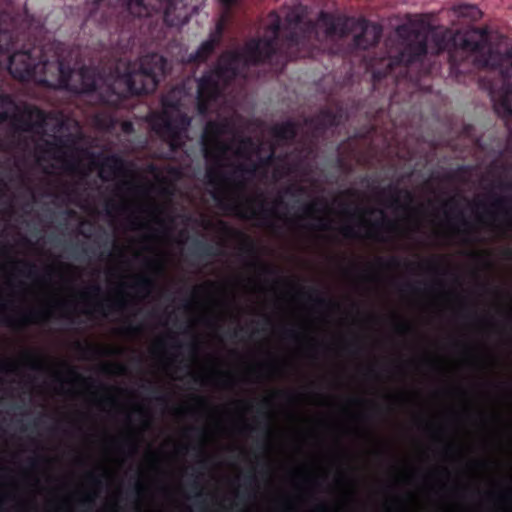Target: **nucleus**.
<instances>
[{"label":"nucleus","instance_id":"obj_1","mask_svg":"<svg viewBox=\"0 0 512 512\" xmlns=\"http://www.w3.org/2000/svg\"><path fill=\"white\" fill-rule=\"evenodd\" d=\"M437 53L447 48L450 75L457 81L460 77L474 73L478 69H498L502 86L494 99V109L499 116H512V49L505 54L492 48L487 27L476 28L451 46L443 39L436 41Z\"/></svg>","mask_w":512,"mask_h":512},{"label":"nucleus","instance_id":"obj_2","mask_svg":"<svg viewBox=\"0 0 512 512\" xmlns=\"http://www.w3.org/2000/svg\"><path fill=\"white\" fill-rule=\"evenodd\" d=\"M270 29L271 38H252L241 50L222 53L214 68L207 70L197 80V110L206 115L212 102L218 100L223 92L242 72L250 66L268 63L277 53L281 24L277 18Z\"/></svg>","mask_w":512,"mask_h":512},{"label":"nucleus","instance_id":"obj_3","mask_svg":"<svg viewBox=\"0 0 512 512\" xmlns=\"http://www.w3.org/2000/svg\"><path fill=\"white\" fill-rule=\"evenodd\" d=\"M121 32L129 38L145 36L161 20L168 27H178L188 21L184 0H122Z\"/></svg>","mask_w":512,"mask_h":512},{"label":"nucleus","instance_id":"obj_4","mask_svg":"<svg viewBox=\"0 0 512 512\" xmlns=\"http://www.w3.org/2000/svg\"><path fill=\"white\" fill-rule=\"evenodd\" d=\"M11 97L7 94H0V108L7 104H12ZM12 120L18 129L24 132H31L37 135H47V129L53 133V140H46L45 145L49 150L60 151L73 143V136L56 135L64 128V121L52 112H46L35 105L26 104L23 109L16 114L0 110V124Z\"/></svg>","mask_w":512,"mask_h":512},{"label":"nucleus","instance_id":"obj_5","mask_svg":"<svg viewBox=\"0 0 512 512\" xmlns=\"http://www.w3.org/2000/svg\"><path fill=\"white\" fill-rule=\"evenodd\" d=\"M257 166L254 163H240L234 167L232 172L235 197L225 198L220 192L213 193L212 197L217 205L241 219H263L266 220L273 212L265 207V198L263 195L254 197L246 196L247 179L246 176H253Z\"/></svg>","mask_w":512,"mask_h":512},{"label":"nucleus","instance_id":"obj_6","mask_svg":"<svg viewBox=\"0 0 512 512\" xmlns=\"http://www.w3.org/2000/svg\"><path fill=\"white\" fill-rule=\"evenodd\" d=\"M169 70L168 60L161 54L153 52L141 56L117 81L125 88L116 94V100L153 93Z\"/></svg>","mask_w":512,"mask_h":512},{"label":"nucleus","instance_id":"obj_7","mask_svg":"<svg viewBox=\"0 0 512 512\" xmlns=\"http://www.w3.org/2000/svg\"><path fill=\"white\" fill-rule=\"evenodd\" d=\"M319 21L324 26L328 37H346L352 32L360 30V33L356 34L352 40V45L357 50H367L376 46L382 36L381 26L364 18L334 17L330 13L321 12Z\"/></svg>","mask_w":512,"mask_h":512},{"label":"nucleus","instance_id":"obj_8","mask_svg":"<svg viewBox=\"0 0 512 512\" xmlns=\"http://www.w3.org/2000/svg\"><path fill=\"white\" fill-rule=\"evenodd\" d=\"M162 104L164 110L154 113L150 116L149 123L151 129L172 149L178 148L182 144L183 133H185L190 124V117L179 111V102L163 98Z\"/></svg>","mask_w":512,"mask_h":512},{"label":"nucleus","instance_id":"obj_9","mask_svg":"<svg viewBox=\"0 0 512 512\" xmlns=\"http://www.w3.org/2000/svg\"><path fill=\"white\" fill-rule=\"evenodd\" d=\"M398 32L401 36L407 34L410 40L395 59L384 60V64L386 66L385 72H374L375 85L382 77L392 71L394 64L403 65L405 69H407L414 64L422 63L427 55L428 44L426 34H423L418 30L411 29L405 25L400 26Z\"/></svg>","mask_w":512,"mask_h":512},{"label":"nucleus","instance_id":"obj_10","mask_svg":"<svg viewBox=\"0 0 512 512\" xmlns=\"http://www.w3.org/2000/svg\"><path fill=\"white\" fill-rule=\"evenodd\" d=\"M231 150V146L221 138L204 140V156L207 160L214 162L215 167L207 169L206 177L211 185L218 184L222 172L220 168L223 166V160L227 152Z\"/></svg>","mask_w":512,"mask_h":512},{"label":"nucleus","instance_id":"obj_11","mask_svg":"<svg viewBox=\"0 0 512 512\" xmlns=\"http://www.w3.org/2000/svg\"><path fill=\"white\" fill-rule=\"evenodd\" d=\"M315 26L312 22L307 25V30L299 32L296 28L290 30L282 43L286 48V54L289 60H295L302 57L301 50L306 45L308 38L314 32Z\"/></svg>","mask_w":512,"mask_h":512},{"label":"nucleus","instance_id":"obj_12","mask_svg":"<svg viewBox=\"0 0 512 512\" xmlns=\"http://www.w3.org/2000/svg\"><path fill=\"white\" fill-rule=\"evenodd\" d=\"M343 118L342 107H337L336 110L330 108H323L314 117L307 118L305 123L313 126L316 133H324L327 129L337 127L340 125Z\"/></svg>","mask_w":512,"mask_h":512},{"label":"nucleus","instance_id":"obj_13","mask_svg":"<svg viewBox=\"0 0 512 512\" xmlns=\"http://www.w3.org/2000/svg\"><path fill=\"white\" fill-rule=\"evenodd\" d=\"M489 197L492 199L490 207L493 208L495 213L489 211L487 205L483 202L476 203V206L484 208L487 214L493 218L496 215H503L506 218L507 227L512 229V197L496 194H490Z\"/></svg>","mask_w":512,"mask_h":512},{"label":"nucleus","instance_id":"obj_14","mask_svg":"<svg viewBox=\"0 0 512 512\" xmlns=\"http://www.w3.org/2000/svg\"><path fill=\"white\" fill-rule=\"evenodd\" d=\"M234 125L231 120H210L206 123L203 131V140L221 138L223 135L233 134Z\"/></svg>","mask_w":512,"mask_h":512},{"label":"nucleus","instance_id":"obj_15","mask_svg":"<svg viewBox=\"0 0 512 512\" xmlns=\"http://www.w3.org/2000/svg\"><path fill=\"white\" fill-rule=\"evenodd\" d=\"M127 169L128 162L126 160L117 154H111L103 157L100 176L102 179L106 180V177L103 175L105 170H108L111 175L116 176L125 174Z\"/></svg>","mask_w":512,"mask_h":512},{"label":"nucleus","instance_id":"obj_16","mask_svg":"<svg viewBox=\"0 0 512 512\" xmlns=\"http://www.w3.org/2000/svg\"><path fill=\"white\" fill-rule=\"evenodd\" d=\"M299 130V125L293 120H287L276 124L271 128V134L274 138L281 141H293Z\"/></svg>","mask_w":512,"mask_h":512},{"label":"nucleus","instance_id":"obj_17","mask_svg":"<svg viewBox=\"0 0 512 512\" xmlns=\"http://www.w3.org/2000/svg\"><path fill=\"white\" fill-rule=\"evenodd\" d=\"M219 45L213 39L208 38L200 44L195 52H192L187 57L189 64L205 63L209 57L215 52Z\"/></svg>","mask_w":512,"mask_h":512},{"label":"nucleus","instance_id":"obj_18","mask_svg":"<svg viewBox=\"0 0 512 512\" xmlns=\"http://www.w3.org/2000/svg\"><path fill=\"white\" fill-rule=\"evenodd\" d=\"M49 317V311L47 310H32L29 313L23 315L17 321L11 318H5L4 324L7 326L15 327V326H23L29 323L45 321Z\"/></svg>","mask_w":512,"mask_h":512},{"label":"nucleus","instance_id":"obj_19","mask_svg":"<svg viewBox=\"0 0 512 512\" xmlns=\"http://www.w3.org/2000/svg\"><path fill=\"white\" fill-rule=\"evenodd\" d=\"M260 150L259 145L252 137L246 136L239 139V147L236 151L238 157L249 160L253 154L258 153Z\"/></svg>","mask_w":512,"mask_h":512},{"label":"nucleus","instance_id":"obj_20","mask_svg":"<svg viewBox=\"0 0 512 512\" xmlns=\"http://www.w3.org/2000/svg\"><path fill=\"white\" fill-rule=\"evenodd\" d=\"M454 12L463 18H467L470 21H478L482 17L481 10L472 4H459L454 6Z\"/></svg>","mask_w":512,"mask_h":512},{"label":"nucleus","instance_id":"obj_21","mask_svg":"<svg viewBox=\"0 0 512 512\" xmlns=\"http://www.w3.org/2000/svg\"><path fill=\"white\" fill-rule=\"evenodd\" d=\"M192 253L197 256L212 257L219 255L221 251L210 243L195 240L192 245Z\"/></svg>","mask_w":512,"mask_h":512},{"label":"nucleus","instance_id":"obj_22","mask_svg":"<svg viewBox=\"0 0 512 512\" xmlns=\"http://www.w3.org/2000/svg\"><path fill=\"white\" fill-rule=\"evenodd\" d=\"M385 59H392V58H391V57H387V58H383V59H381V63H380V64H381L382 68H375V67L373 66V64H372V63H369V64L367 65V69H368V70H371V73H372V74H374V72H375V71H381L382 73H383V72H385V71H386V66H385V64H384V60H385ZM396 67H398V65H397V64H394L392 71H391V72H389V73H387V75H386V76L382 77V78L377 82V84H376V85H375V81H374V75H372V87H373V90H374V91H376V90H378V89H379V86L381 85V82H382L383 80H387L389 77H391V79H394V76H392V74H393V72H394V70H395V68H396ZM399 67H403V68H405L403 65H399Z\"/></svg>","mask_w":512,"mask_h":512},{"label":"nucleus","instance_id":"obj_23","mask_svg":"<svg viewBox=\"0 0 512 512\" xmlns=\"http://www.w3.org/2000/svg\"><path fill=\"white\" fill-rule=\"evenodd\" d=\"M319 206H321L322 208H326V201L324 199H316L310 203L303 205L301 207V211L305 217L316 218L315 215L323 210L320 209Z\"/></svg>","mask_w":512,"mask_h":512},{"label":"nucleus","instance_id":"obj_24","mask_svg":"<svg viewBox=\"0 0 512 512\" xmlns=\"http://www.w3.org/2000/svg\"><path fill=\"white\" fill-rule=\"evenodd\" d=\"M155 286V281L149 276H138L133 284V288L142 294H149L152 288Z\"/></svg>","mask_w":512,"mask_h":512},{"label":"nucleus","instance_id":"obj_25","mask_svg":"<svg viewBox=\"0 0 512 512\" xmlns=\"http://www.w3.org/2000/svg\"><path fill=\"white\" fill-rule=\"evenodd\" d=\"M444 206L449 208V216L454 215V218L460 222L464 226H468V222L466 221L463 212L458 207V201L455 198H451L448 201L444 202Z\"/></svg>","mask_w":512,"mask_h":512},{"label":"nucleus","instance_id":"obj_26","mask_svg":"<svg viewBox=\"0 0 512 512\" xmlns=\"http://www.w3.org/2000/svg\"><path fill=\"white\" fill-rule=\"evenodd\" d=\"M225 19L222 17L221 19H219L215 25V30L210 33L209 35V38L210 39H213L215 41V43H217L218 45H220L221 41H222V38H223V35H224V31H225Z\"/></svg>","mask_w":512,"mask_h":512},{"label":"nucleus","instance_id":"obj_27","mask_svg":"<svg viewBox=\"0 0 512 512\" xmlns=\"http://www.w3.org/2000/svg\"><path fill=\"white\" fill-rule=\"evenodd\" d=\"M237 234L244 238V243L241 247L242 251L252 257H256L257 248H256L255 243L248 236L244 235L243 233L237 232Z\"/></svg>","mask_w":512,"mask_h":512},{"label":"nucleus","instance_id":"obj_28","mask_svg":"<svg viewBox=\"0 0 512 512\" xmlns=\"http://www.w3.org/2000/svg\"><path fill=\"white\" fill-rule=\"evenodd\" d=\"M124 306L125 301L121 298L116 300L113 304L98 303L96 305V310L101 314L106 315V308L107 310H118L124 308Z\"/></svg>","mask_w":512,"mask_h":512},{"label":"nucleus","instance_id":"obj_29","mask_svg":"<svg viewBox=\"0 0 512 512\" xmlns=\"http://www.w3.org/2000/svg\"><path fill=\"white\" fill-rule=\"evenodd\" d=\"M19 264L23 266V270H21V273L29 278H36L38 274L37 266L29 261L20 260L18 261Z\"/></svg>","mask_w":512,"mask_h":512},{"label":"nucleus","instance_id":"obj_30","mask_svg":"<svg viewBox=\"0 0 512 512\" xmlns=\"http://www.w3.org/2000/svg\"><path fill=\"white\" fill-rule=\"evenodd\" d=\"M389 191H393L395 194L403 193L406 201L408 203H412L414 200L413 194L409 190H399L396 187L389 186ZM399 204V197L398 195H394L392 197V205H398Z\"/></svg>","mask_w":512,"mask_h":512},{"label":"nucleus","instance_id":"obj_31","mask_svg":"<svg viewBox=\"0 0 512 512\" xmlns=\"http://www.w3.org/2000/svg\"><path fill=\"white\" fill-rule=\"evenodd\" d=\"M26 357L28 359V366L30 369L39 371L43 368L42 360L38 355L32 352H27Z\"/></svg>","mask_w":512,"mask_h":512},{"label":"nucleus","instance_id":"obj_32","mask_svg":"<svg viewBox=\"0 0 512 512\" xmlns=\"http://www.w3.org/2000/svg\"><path fill=\"white\" fill-rule=\"evenodd\" d=\"M381 215H382V218L381 220H378V221H375L371 224V227L373 229H381L383 227H386L388 229H392L395 227V223L392 222L391 220H389L383 211H380Z\"/></svg>","mask_w":512,"mask_h":512},{"label":"nucleus","instance_id":"obj_33","mask_svg":"<svg viewBox=\"0 0 512 512\" xmlns=\"http://www.w3.org/2000/svg\"><path fill=\"white\" fill-rule=\"evenodd\" d=\"M94 503H95V495L94 494H87L85 497H83L82 499H80L78 501V505L82 508H85V511H83V512L92 510Z\"/></svg>","mask_w":512,"mask_h":512},{"label":"nucleus","instance_id":"obj_34","mask_svg":"<svg viewBox=\"0 0 512 512\" xmlns=\"http://www.w3.org/2000/svg\"><path fill=\"white\" fill-rule=\"evenodd\" d=\"M377 264L380 266V267H388V268H398L401 264L400 260L396 257H392L390 258L389 261L387 262H384V260L382 258H378L377 259Z\"/></svg>","mask_w":512,"mask_h":512},{"label":"nucleus","instance_id":"obj_35","mask_svg":"<svg viewBox=\"0 0 512 512\" xmlns=\"http://www.w3.org/2000/svg\"><path fill=\"white\" fill-rule=\"evenodd\" d=\"M16 365L14 362L4 359L0 356V372H14Z\"/></svg>","mask_w":512,"mask_h":512},{"label":"nucleus","instance_id":"obj_36","mask_svg":"<svg viewBox=\"0 0 512 512\" xmlns=\"http://www.w3.org/2000/svg\"><path fill=\"white\" fill-rule=\"evenodd\" d=\"M146 265L149 269L154 270L158 273L163 271V265L158 259L148 260Z\"/></svg>","mask_w":512,"mask_h":512},{"label":"nucleus","instance_id":"obj_37","mask_svg":"<svg viewBox=\"0 0 512 512\" xmlns=\"http://www.w3.org/2000/svg\"><path fill=\"white\" fill-rule=\"evenodd\" d=\"M341 233L346 238H356L358 236L353 226H344L341 229Z\"/></svg>","mask_w":512,"mask_h":512},{"label":"nucleus","instance_id":"obj_38","mask_svg":"<svg viewBox=\"0 0 512 512\" xmlns=\"http://www.w3.org/2000/svg\"><path fill=\"white\" fill-rule=\"evenodd\" d=\"M283 335L285 338L291 339V340H297L298 338H300V333L298 331H296L295 329H285L283 331Z\"/></svg>","mask_w":512,"mask_h":512},{"label":"nucleus","instance_id":"obj_39","mask_svg":"<svg viewBox=\"0 0 512 512\" xmlns=\"http://www.w3.org/2000/svg\"><path fill=\"white\" fill-rule=\"evenodd\" d=\"M218 2L227 10H231L239 0H218Z\"/></svg>","mask_w":512,"mask_h":512},{"label":"nucleus","instance_id":"obj_40","mask_svg":"<svg viewBox=\"0 0 512 512\" xmlns=\"http://www.w3.org/2000/svg\"><path fill=\"white\" fill-rule=\"evenodd\" d=\"M85 294H90L94 296H98L101 294V287L98 284H94L89 287L88 291Z\"/></svg>","mask_w":512,"mask_h":512},{"label":"nucleus","instance_id":"obj_41","mask_svg":"<svg viewBox=\"0 0 512 512\" xmlns=\"http://www.w3.org/2000/svg\"><path fill=\"white\" fill-rule=\"evenodd\" d=\"M314 300L320 306H325V305H328V304L333 306V307L337 306L336 303H334V302H332L330 300H327V299H325L323 297H316Z\"/></svg>","mask_w":512,"mask_h":512},{"label":"nucleus","instance_id":"obj_42","mask_svg":"<svg viewBox=\"0 0 512 512\" xmlns=\"http://www.w3.org/2000/svg\"><path fill=\"white\" fill-rule=\"evenodd\" d=\"M274 158H275L274 151H271V153L267 157L260 159V163L263 166L270 165L273 162Z\"/></svg>","mask_w":512,"mask_h":512},{"label":"nucleus","instance_id":"obj_43","mask_svg":"<svg viewBox=\"0 0 512 512\" xmlns=\"http://www.w3.org/2000/svg\"><path fill=\"white\" fill-rule=\"evenodd\" d=\"M497 502L498 503L510 504L511 503V497H510L509 494H500L497 497Z\"/></svg>","mask_w":512,"mask_h":512},{"label":"nucleus","instance_id":"obj_44","mask_svg":"<svg viewBox=\"0 0 512 512\" xmlns=\"http://www.w3.org/2000/svg\"><path fill=\"white\" fill-rule=\"evenodd\" d=\"M41 460H44V458L34 457L29 459L28 464L32 469H36L39 466Z\"/></svg>","mask_w":512,"mask_h":512},{"label":"nucleus","instance_id":"obj_45","mask_svg":"<svg viewBox=\"0 0 512 512\" xmlns=\"http://www.w3.org/2000/svg\"><path fill=\"white\" fill-rule=\"evenodd\" d=\"M410 329H411L410 326L407 324H398L396 326V330L398 333H406V332L410 331Z\"/></svg>","mask_w":512,"mask_h":512},{"label":"nucleus","instance_id":"obj_46","mask_svg":"<svg viewBox=\"0 0 512 512\" xmlns=\"http://www.w3.org/2000/svg\"><path fill=\"white\" fill-rule=\"evenodd\" d=\"M317 220L319 222V225L317 226L318 229H320V230H328L329 229V226L324 218H317Z\"/></svg>","mask_w":512,"mask_h":512},{"label":"nucleus","instance_id":"obj_47","mask_svg":"<svg viewBox=\"0 0 512 512\" xmlns=\"http://www.w3.org/2000/svg\"><path fill=\"white\" fill-rule=\"evenodd\" d=\"M256 482V477L254 474H248L245 476V484L251 486Z\"/></svg>","mask_w":512,"mask_h":512},{"label":"nucleus","instance_id":"obj_48","mask_svg":"<svg viewBox=\"0 0 512 512\" xmlns=\"http://www.w3.org/2000/svg\"><path fill=\"white\" fill-rule=\"evenodd\" d=\"M191 488H192L193 490H196V491H197V493H196V497H197V498L201 496V493L199 492V491H200L201 486H200V484H199L197 481H194V482L191 484Z\"/></svg>","mask_w":512,"mask_h":512},{"label":"nucleus","instance_id":"obj_49","mask_svg":"<svg viewBox=\"0 0 512 512\" xmlns=\"http://www.w3.org/2000/svg\"><path fill=\"white\" fill-rule=\"evenodd\" d=\"M500 189H503V190H508L511 188V183L509 182H503V181H499L498 185H497Z\"/></svg>","mask_w":512,"mask_h":512},{"label":"nucleus","instance_id":"obj_50","mask_svg":"<svg viewBox=\"0 0 512 512\" xmlns=\"http://www.w3.org/2000/svg\"><path fill=\"white\" fill-rule=\"evenodd\" d=\"M427 266H428L429 269L435 270V269H437L439 267V263L437 261H435V260H431V261L427 262Z\"/></svg>","mask_w":512,"mask_h":512},{"label":"nucleus","instance_id":"obj_51","mask_svg":"<svg viewBox=\"0 0 512 512\" xmlns=\"http://www.w3.org/2000/svg\"><path fill=\"white\" fill-rule=\"evenodd\" d=\"M328 511H329V509L326 504L321 503L316 507V512H328Z\"/></svg>","mask_w":512,"mask_h":512},{"label":"nucleus","instance_id":"obj_52","mask_svg":"<svg viewBox=\"0 0 512 512\" xmlns=\"http://www.w3.org/2000/svg\"><path fill=\"white\" fill-rule=\"evenodd\" d=\"M88 478L95 484H100L101 481H100V478L95 476L93 473H89L88 474Z\"/></svg>","mask_w":512,"mask_h":512},{"label":"nucleus","instance_id":"obj_53","mask_svg":"<svg viewBox=\"0 0 512 512\" xmlns=\"http://www.w3.org/2000/svg\"><path fill=\"white\" fill-rule=\"evenodd\" d=\"M127 331H128L129 333H137V332H139V331H140V326L129 325V326L127 327Z\"/></svg>","mask_w":512,"mask_h":512},{"label":"nucleus","instance_id":"obj_54","mask_svg":"<svg viewBox=\"0 0 512 512\" xmlns=\"http://www.w3.org/2000/svg\"><path fill=\"white\" fill-rule=\"evenodd\" d=\"M270 405V400L269 399H264L260 405H259V409H258V412H261V409L262 408H267L268 406Z\"/></svg>","mask_w":512,"mask_h":512},{"label":"nucleus","instance_id":"obj_55","mask_svg":"<svg viewBox=\"0 0 512 512\" xmlns=\"http://www.w3.org/2000/svg\"><path fill=\"white\" fill-rule=\"evenodd\" d=\"M68 372H69L70 375H72L76 379H83L82 376L80 374H78L76 372V370L74 368H72V367L69 368Z\"/></svg>","mask_w":512,"mask_h":512},{"label":"nucleus","instance_id":"obj_56","mask_svg":"<svg viewBox=\"0 0 512 512\" xmlns=\"http://www.w3.org/2000/svg\"><path fill=\"white\" fill-rule=\"evenodd\" d=\"M133 490H134V492H135L137 495H139V494L142 492V490H143V486H142V484L137 483V484L135 485V487H134V489H133Z\"/></svg>","mask_w":512,"mask_h":512},{"label":"nucleus","instance_id":"obj_57","mask_svg":"<svg viewBox=\"0 0 512 512\" xmlns=\"http://www.w3.org/2000/svg\"><path fill=\"white\" fill-rule=\"evenodd\" d=\"M76 347H77V349H79L80 351H83V352H85L87 350H91L90 346L89 347H84V346H82V344L80 342L76 343Z\"/></svg>","mask_w":512,"mask_h":512},{"label":"nucleus","instance_id":"obj_58","mask_svg":"<svg viewBox=\"0 0 512 512\" xmlns=\"http://www.w3.org/2000/svg\"><path fill=\"white\" fill-rule=\"evenodd\" d=\"M204 290V286H197L193 288V295H198L200 292Z\"/></svg>","mask_w":512,"mask_h":512},{"label":"nucleus","instance_id":"obj_59","mask_svg":"<svg viewBox=\"0 0 512 512\" xmlns=\"http://www.w3.org/2000/svg\"><path fill=\"white\" fill-rule=\"evenodd\" d=\"M6 188V184L0 180V197L4 195Z\"/></svg>","mask_w":512,"mask_h":512},{"label":"nucleus","instance_id":"obj_60","mask_svg":"<svg viewBox=\"0 0 512 512\" xmlns=\"http://www.w3.org/2000/svg\"><path fill=\"white\" fill-rule=\"evenodd\" d=\"M236 497L238 500L244 502L246 500V496L243 492H237Z\"/></svg>","mask_w":512,"mask_h":512},{"label":"nucleus","instance_id":"obj_61","mask_svg":"<svg viewBox=\"0 0 512 512\" xmlns=\"http://www.w3.org/2000/svg\"><path fill=\"white\" fill-rule=\"evenodd\" d=\"M124 131L128 132L132 129V124L131 123H125L124 126Z\"/></svg>","mask_w":512,"mask_h":512},{"label":"nucleus","instance_id":"obj_62","mask_svg":"<svg viewBox=\"0 0 512 512\" xmlns=\"http://www.w3.org/2000/svg\"><path fill=\"white\" fill-rule=\"evenodd\" d=\"M344 194L347 196H354L356 192L354 190L348 189L344 192Z\"/></svg>","mask_w":512,"mask_h":512},{"label":"nucleus","instance_id":"obj_63","mask_svg":"<svg viewBox=\"0 0 512 512\" xmlns=\"http://www.w3.org/2000/svg\"><path fill=\"white\" fill-rule=\"evenodd\" d=\"M262 268L264 269V271H265L266 273H269V274L274 273V270H273V269H271V268H269V267H267V266H262Z\"/></svg>","mask_w":512,"mask_h":512},{"label":"nucleus","instance_id":"obj_64","mask_svg":"<svg viewBox=\"0 0 512 512\" xmlns=\"http://www.w3.org/2000/svg\"><path fill=\"white\" fill-rule=\"evenodd\" d=\"M367 374H368L369 376H373V377H374V376H376V372H375V370H374V369H372V368H370V369L368 370V373H367Z\"/></svg>","mask_w":512,"mask_h":512}]
</instances>
